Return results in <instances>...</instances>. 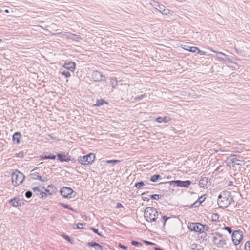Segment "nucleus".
Segmentation results:
<instances>
[{
  "mask_svg": "<svg viewBox=\"0 0 250 250\" xmlns=\"http://www.w3.org/2000/svg\"><path fill=\"white\" fill-rule=\"evenodd\" d=\"M234 202L231 193L228 191L221 192L217 199L218 204L220 208H227Z\"/></svg>",
  "mask_w": 250,
  "mask_h": 250,
  "instance_id": "obj_1",
  "label": "nucleus"
},
{
  "mask_svg": "<svg viewBox=\"0 0 250 250\" xmlns=\"http://www.w3.org/2000/svg\"><path fill=\"white\" fill-rule=\"evenodd\" d=\"M159 213L156 208L154 207H147L144 211V218L148 222H153L156 221L158 218Z\"/></svg>",
  "mask_w": 250,
  "mask_h": 250,
  "instance_id": "obj_2",
  "label": "nucleus"
},
{
  "mask_svg": "<svg viewBox=\"0 0 250 250\" xmlns=\"http://www.w3.org/2000/svg\"><path fill=\"white\" fill-rule=\"evenodd\" d=\"M212 242L218 248H223L226 244L227 238L225 236L218 232L212 234Z\"/></svg>",
  "mask_w": 250,
  "mask_h": 250,
  "instance_id": "obj_3",
  "label": "nucleus"
},
{
  "mask_svg": "<svg viewBox=\"0 0 250 250\" xmlns=\"http://www.w3.org/2000/svg\"><path fill=\"white\" fill-rule=\"evenodd\" d=\"M25 176L24 174L18 170H16L12 175V183L14 186H18L21 184Z\"/></svg>",
  "mask_w": 250,
  "mask_h": 250,
  "instance_id": "obj_4",
  "label": "nucleus"
},
{
  "mask_svg": "<svg viewBox=\"0 0 250 250\" xmlns=\"http://www.w3.org/2000/svg\"><path fill=\"white\" fill-rule=\"evenodd\" d=\"M95 158V155L90 153L85 156L79 157L78 161L82 165L85 166L92 163Z\"/></svg>",
  "mask_w": 250,
  "mask_h": 250,
  "instance_id": "obj_5",
  "label": "nucleus"
},
{
  "mask_svg": "<svg viewBox=\"0 0 250 250\" xmlns=\"http://www.w3.org/2000/svg\"><path fill=\"white\" fill-rule=\"evenodd\" d=\"M60 193L63 197L65 198H73L76 195V192L71 188L65 187L61 189Z\"/></svg>",
  "mask_w": 250,
  "mask_h": 250,
  "instance_id": "obj_6",
  "label": "nucleus"
},
{
  "mask_svg": "<svg viewBox=\"0 0 250 250\" xmlns=\"http://www.w3.org/2000/svg\"><path fill=\"white\" fill-rule=\"evenodd\" d=\"M243 238V232L240 230H235L232 232V240L235 245H238Z\"/></svg>",
  "mask_w": 250,
  "mask_h": 250,
  "instance_id": "obj_7",
  "label": "nucleus"
},
{
  "mask_svg": "<svg viewBox=\"0 0 250 250\" xmlns=\"http://www.w3.org/2000/svg\"><path fill=\"white\" fill-rule=\"evenodd\" d=\"M201 224L200 223H188V228L191 231H194L200 234L202 233Z\"/></svg>",
  "mask_w": 250,
  "mask_h": 250,
  "instance_id": "obj_8",
  "label": "nucleus"
},
{
  "mask_svg": "<svg viewBox=\"0 0 250 250\" xmlns=\"http://www.w3.org/2000/svg\"><path fill=\"white\" fill-rule=\"evenodd\" d=\"M38 168H36L33 169L31 171V173H30L31 178L34 180H38L42 182H46L47 181V177L45 176H44V177L41 176L40 175V174L39 172L36 171V170Z\"/></svg>",
  "mask_w": 250,
  "mask_h": 250,
  "instance_id": "obj_9",
  "label": "nucleus"
},
{
  "mask_svg": "<svg viewBox=\"0 0 250 250\" xmlns=\"http://www.w3.org/2000/svg\"><path fill=\"white\" fill-rule=\"evenodd\" d=\"M92 79L94 80L95 81H105L106 79V77L104 75H102L99 71H94L92 74Z\"/></svg>",
  "mask_w": 250,
  "mask_h": 250,
  "instance_id": "obj_10",
  "label": "nucleus"
},
{
  "mask_svg": "<svg viewBox=\"0 0 250 250\" xmlns=\"http://www.w3.org/2000/svg\"><path fill=\"white\" fill-rule=\"evenodd\" d=\"M157 10L160 12L161 13H162L164 15H166L168 17H170L172 16L173 12L167 8H166V7L161 4V5L159 6V8L157 9Z\"/></svg>",
  "mask_w": 250,
  "mask_h": 250,
  "instance_id": "obj_11",
  "label": "nucleus"
},
{
  "mask_svg": "<svg viewBox=\"0 0 250 250\" xmlns=\"http://www.w3.org/2000/svg\"><path fill=\"white\" fill-rule=\"evenodd\" d=\"M210 184L211 183L210 179L207 177H203L201 179L199 183V185L200 186V188H202L204 189L207 188L208 187H209Z\"/></svg>",
  "mask_w": 250,
  "mask_h": 250,
  "instance_id": "obj_12",
  "label": "nucleus"
},
{
  "mask_svg": "<svg viewBox=\"0 0 250 250\" xmlns=\"http://www.w3.org/2000/svg\"><path fill=\"white\" fill-rule=\"evenodd\" d=\"M171 183H175L178 187H183V188H188V187L191 185V182L189 180L186 181H180V180H176V181H172L170 182Z\"/></svg>",
  "mask_w": 250,
  "mask_h": 250,
  "instance_id": "obj_13",
  "label": "nucleus"
},
{
  "mask_svg": "<svg viewBox=\"0 0 250 250\" xmlns=\"http://www.w3.org/2000/svg\"><path fill=\"white\" fill-rule=\"evenodd\" d=\"M57 157L58 160L61 162H69L71 160V157L68 155V153H58L57 154Z\"/></svg>",
  "mask_w": 250,
  "mask_h": 250,
  "instance_id": "obj_14",
  "label": "nucleus"
},
{
  "mask_svg": "<svg viewBox=\"0 0 250 250\" xmlns=\"http://www.w3.org/2000/svg\"><path fill=\"white\" fill-rule=\"evenodd\" d=\"M63 67L67 70L73 72L76 67V64L74 62H69L64 63Z\"/></svg>",
  "mask_w": 250,
  "mask_h": 250,
  "instance_id": "obj_15",
  "label": "nucleus"
},
{
  "mask_svg": "<svg viewBox=\"0 0 250 250\" xmlns=\"http://www.w3.org/2000/svg\"><path fill=\"white\" fill-rule=\"evenodd\" d=\"M33 190L35 193V194L40 197L41 198H45L47 196V194L46 193L42 191L38 187H35L32 188Z\"/></svg>",
  "mask_w": 250,
  "mask_h": 250,
  "instance_id": "obj_16",
  "label": "nucleus"
},
{
  "mask_svg": "<svg viewBox=\"0 0 250 250\" xmlns=\"http://www.w3.org/2000/svg\"><path fill=\"white\" fill-rule=\"evenodd\" d=\"M21 137V135L20 132H16L13 134L12 140L14 142L16 143L17 144H18L20 142Z\"/></svg>",
  "mask_w": 250,
  "mask_h": 250,
  "instance_id": "obj_17",
  "label": "nucleus"
},
{
  "mask_svg": "<svg viewBox=\"0 0 250 250\" xmlns=\"http://www.w3.org/2000/svg\"><path fill=\"white\" fill-rule=\"evenodd\" d=\"M87 245L89 247H94V249L96 250H104L103 247L100 245V244H98L96 242H88L87 243Z\"/></svg>",
  "mask_w": 250,
  "mask_h": 250,
  "instance_id": "obj_18",
  "label": "nucleus"
},
{
  "mask_svg": "<svg viewBox=\"0 0 250 250\" xmlns=\"http://www.w3.org/2000/svg\"><path fill=\"white\" fill-rule=\"evenodd\" d=\"M190 250H204V248L199 244L193 243L191 245Z\"/></svg>",
  "mask_w": 250,
  "mask_h": 250,
  "instance_id": "obj_19",
  "label": "nucleus"
},
{
  "mask_svg": "<svg viewBox=\"0 0 250 250\" xmlns=\"http://www.w3.org/2000/svg\"><path fill=\"white\" fill-rule=\"evenodd\" d=\"M170 120L169 118L167 117H159L156 119V121L158 123H167Z\"/></svg>",
  "mask_w": 250,
  "mask_h": 250,
  "instance_id": "obj_20",
  "label": "nucleus"
},
{
  "mask_svg": "<svg viewBox=\"0 0 250 250\" xmlns=\"http://www.w3.org/2000/svg\"><path fill=\"white\" fill-rule=\"evenodd\" d=\"M9 202L13 207H17L21 206L19 200H17L16 198L12 199L10 200Z\"/></svg>",
  "mask_w": 250,
  "mask_h": 250,
  "instance_id": "obj_21",
  "label": "nucleus"
},
{
  "mask_svg": "<svg viewBox=\"0 0 250 250\" xmlns=\"http://www.w3.org/2000/svg\"><path fill=\"white\" fill-rule=\"evenodd\" d=\"M110 83L113 88H115L118 84V81L116 78H111L110 79Z\"/></svg>",
  "mask_w": 250,
  "mask_h": 250,
  "instance_id": "obj_22",
  "label": "nucleus"
},
{
  "mask_svg": "<svg viewBox=\"0 0 250 250\" xmlns=\"http://www.w3.org/2000/svg\"><path fill=\"white\" fill-rule=\"evenodd\" d=\"M158 179H162V178L160 175H153L150 178V181L152 182H155Z\"/></svg>",
  "mask_w": 250,
  "mask_h": 250,
  "instance_id": "obj_23",
  "label": "nucleus"
},
{
  "mask_svg": "<svg viewBox=\"0 0 250 250\" xmlns=\"http://www.w3.org/2000/svg\"><path fill=\"white\" fill-rule=\"evenodd\" d=\"M104 103H106L105 101L103 99H99L96 101V104H94L95 106H100L102 105Z\"/></svg>",
  "mask_w": 250,
  "mask_h": 250,
  "instance_id": "obj_24",
  "label": "nucleus"
},
{
  "mask_svg": "<svg viewBox=\"0 0 250 250\" xmlns=\"http://www.w3.org/2000/svg\"><path fill=\"white\" fill-rule=\"evenodd\" d=\"M145 183H146V182L143 181H141L140 182L136 183L135 184L134 187L137 188H140L141 187L145 185Z\"/></svg>",
  "mask_w": 250,
  "mask_h": 250,
  "instance_id": "obj_25",
  "label": "nucleus"
},
{
  "mask_svg": "<svg viewBox=\"0 0 250 250\" xmlns=\"http://www.w3.org/2000/svg\"><path fill=\"white\" fill-rule=\"evenodd\" d=\"M59 205L62 206V207H64L65 208H66V209H68L70 210H71V211H73V209L72 207H71L69 205H66L65 204H64L63 203H59Z\"/></svg>",
  "mask_w": 250,
  "mask_h": 250,
  "instance_id": "obj_26",
  "label": "nucleus"
},
{
  "mask_svg": "<svg viewBox=\"0 0 250 250\" xmlns=\"http://www.w3.org/2000/svg\"><path fill=\"white\" fill-rule=\"evenodd\" d=\"M201 227H202L201 229H202V233L206 234V233L204 231H208L209 229V227L207 225H204L202 224H201Z\"/></svg>",
  "mask_w": 250,
  "mask_h": 250,
  "instance_id": "obj_27",
  "label": "nucleus"
},
{
  "mask_svg": "<svg viewBox=\"0 0 250 250\" xmlns=\"http://www.w3.org/2000/svg\"><path fill=\"white\" fill-rule=\"evenodd\" d=\"M56 159V156L55 155H48V156H44L43 157H41L42 160H45V159H51V160H55Z\"/></svg>",
  "mask_w": 250,
  "mask_h": 250,
  "instance_id": "obj_28",
  "label": "nucleus"
},
{
  "mask_svg": "<svg viewBox=\"0 0 250 250\" xmlns=\"http://www.w3.org/2000/svg\"><path fill=\"white\" fill-rule=\"evenodd\" d=\"M106 162L108 164H111L113 166L116 165L118 163L120 162V160H107Z\"/></svg>",
  "mask_w": 250,
  "mask_h": 250,
  "instance_id": "obj_29",
  "label": "nucleus"
},
{
  "mask_svg": "<svg viewBox=\"0 0 250 250\" xmlns=\"http://www.w3.org/2000/svg\"><path fill=\"white\" fill-rule=\"evenodd\" d=\"M163 197L162 195L161 194H153L150 195V197L154 200H158L159 199H161Z\"/></svg>",
  "mask_w": 250,
  "mask_h": 250,
  "instance_id": "obj_30",
  "label": "nucleus"
},
{
  "mask_svg": "<svg viewBox=\"0 0 250 250\" xmlns=\"http://www.w3.org/2000/svg\"><path fill=\"white\" fill-rule=\"evenodd\" d=\"M60 73L62 75L64 76L66 78H69L71 76L70 73L67 70H64L62 72H60Z\"/></svg>",
  "mask_w": 250,
  "mask_h": 250,
  "instance_id": "obj_31",
  "label": "nucleus"
},
{
  "mask_svg": "<svg viewBox=\"0 0 250 250\" xmlns=\"http://www.w3.org/2000/svg\"><path fill=\"white\" fill-rule=\"evenodd\" d=\"M169 218H170L169 217H167L166 216H161V218L160 220H161V222H163L164 226H165L167 221Z\"/></svg>",
  "mask_w": 250,
  "mask_h": 250,
  "instance_id": "obj_32",
  "label": "nucleus"
},
{
  "mask_svg": "<svg viewBox=\"0 0 250 250\" xmlns=\"http://www.w3.org/2000/svg\"><path fill=\"white\" fill-rule=\"evenodd\" d=\"M209 50L211 52H213L214 53H216L217 54L222 55L224 56H227V55L223 53V52L217 51L216 50H213L212 48H209Z\"/></svg>",
  "mask_w": 250,
  "mask_h": 250,
  "instance_id": "obj_33",
  "label": "nucleus"
},
{
  "mask_svg": "<svg viewBox=\"0 0 250 250\" xmlns=\"http://www.w3.org/2000/svg\"><path fill=\"white\" fill-rule=\"evenodd\" d=\"M198 49V47H189V49H188V51L193 52V53H197V51Z\"/></svg>",
  "mask_w": 250,
  "mask_h": 250,
  "instance_id": "obj_34",
  "label": "nucleus"
},
{
  "mask_svg": "<svg viewBox=\"0 0 250 250\" xmlns=\"http://www.w3.org/2000/svg\"><path fill=\"white\" fill-rule=\"evenodd\" d=\"M219 218V215L217 213H214L211 216V218L213 221H216L218 220Z\"/></svg>",
  "mask_w": 250,
  "mask_h": 250,
  "instance_id": "obj_35",
  "label": "nucleus"
},
{
  "mask_svg": "<svg viewBox=\"0 0 250 250\" xmlns=\"http://www.w3.org/2000/svg\"><path fill=\"white\" fill-rule=\"evenodd\" d=\"M222 229L227 230L229 234H231L233 232L231 228L230 227H225L223 228Z\"/></svg>",
  "mask_w": 250,
  "mask_h": 250,
  "instance_id": "obj_36",
  "label": "nucleus"
},
{
  "mask_svg": "<svg viewBox=\"0 0 250 250\" xmlns=\"http://www.w3.org/2000/svg\"><path fill=\"white\" fill-rule=\"evenodd\" d=\"M152 6L155 8L157 10L159 8V6L161 5V4H159V3L156 1H153L152 3H151Z\"/></svg>",
  "mask_w": 250,
  "mask_h": 250,
  "instance_id": "obj_37",
  "label": "nucleus"
},
{
  "mask_svg": "<svg viewBox=\"0 0 250 250\" xmlns=\"http://www.w3.org/2000/svg\"><path fill=\"white\" fill-rule=\"evenodd\" d=\"M245 250H250V241H248L245 244Z\"/></svg>",
  "mask_w": 250,
  "mask_h": 250,
  "instance_id": "obj_38",
  "label": "nucleus"
},
{
  "mask_svg": "<svg viewBox=\"0 0 250 250\" xmlns=\"http://www.w3.org/2000/svg\"><path fill=\"white\" fill-rule=\"evenodd\" d=\"M131 244L137 247H140L142 246V244L140 242L136 241H132Z\"/></svg>",
  "mask_w": 250,
  "mask_h": 250,
  "instance_id": "obj_39",
  "label": "nucleus"
},
{
  "mask_svg": "<svg viewBox=\"0 0 250 250\" xmlns=\"http://www.w3.org/2000/svg\"><path fill=\"white\" fill-rule=\"evenodd\" d=\"M145 97H146V94H142L140 96H138L135 97L134 98V100L137 101H139V100L143 99Z\"/></svg>",
  "mask_w": 250,
  "mask_h": 250,
  "instance_id": "obj_40",
  "label": "nucleus"
},
{
  "mask_svg": "<svg viewBox=\"0 0 250 250\" xmlns=\"http://www.w3.org/2000/svg\"><path fill=\"white\" fill-rule=\"evenodd\" d=\"M90 229L92 230L94 233H96L97 235L100 236H102L103 235L101 234V233H99L98 230L94 228H91Z\"/></svg>",
  "mask_w": 250,
  "mask_h": 250,
  "instance_id": "obj_41",
  "label": "nucleus"
},
{
  "mask_svg": "<svg viewBox=\"0 0 250 250\" xmlns=\"http://www.w3.org/2000/svg\"><path fill=\"white\" fill-rule=\"evenodd\" d=\"M32 192L30 191H27L25 192V196L27 198H30L32 197Z\"/></svg>",
  "mask_w": 250,
  "mask_h": 250,
  "instance_id": "obj_42",
  "label": "nucleus"
},
{
  "mask_svg": "<svg viewBox=\"0 0 250 250\" xmlns=\"http://www.w3.org/2000/svg\"><path fill=\"white\" fill-rule=\"evenodd\" d=\"M205 199H206L205 195H204L201 196L200 197H199V198L197 200L199 202V203H200L201 204L205 201Z\"/></svg>",
  "mask_w": 250,
  "mask_h": 250,
  "instance_id": "obj_43",
  "label": "nucleus"
},
{
  "mask_svg": "<svg viewBox=\"0 0 250 250\" xmlns=\"http://www.w3.org/2000/svg\"><path fill=\"white\" fill-rule=\"evenodd\" d=\"M231 161L232 163H234L235 165H240V164L239 163H238V162H239V160L237 159L236 158H232L231 159Z\"/></svg>",
  "mask_w": 250,
  "mask_h": 250,
  "instance_id": "obj_44",
  "label": "nucleus"
},
{
  "mask_svg": "<svg viewBox=\"0 0 250 250\" xmlns=\"http://www.w3.org/2000/svg\"><path fill=\"white\" fill-rule=\"evenodd\" d=\"M200 205L201 203H199V202L198 200H197L191 205V207H197L199 206Z\"/></svg>",
  "mask_w": 250,
  "mask_h": 250,
  "instance_id": "obj_45",
  "label": "nucleus"
},
{
  "mask_svg": "<svg viewBox=\"0 0 250 250\" xmlns=\"http://www.w3.org/2000/svg\"><path fill=\"white\" fill-rule=\"evenodd\" d=\"M17 157L20 158H23L24 157V152L22 151H21L19 153L16 154Z\"/></svg>",
  "mask_w": 250,
  "mask_h": 250,
  "instance_id": "obj_46",
  "label": "nucleus"
},
{
  "mask_svg": "<svg viewBox=\"0 0 250 250\" xmlns=\"http://www.w3.org/2000/svg\"><path fill=\"white\" fill-rule=\"evenodd\" d=\"M143 242L145 244H146L147 245H155L154 243H153L151 242H149V241H146V240H144Z\"/></svg>",
  "mask_w": 250,
  "mask_h": 250,
  "instance_id": "obj_47",
  "label": "nucleus"
},
{
  "mask_svg": "<svg viewBox=\"0 0 250 250\" xmlns=\"http://www.w3.org/2000/svg\"><path fill=\"white\" fill-rule=\"evenodd\" d=\"M197 53L201 55H205L206 52L204 51H202V50H200L199 48H198V49L197 51Z\"/></svg>",
  "mask_w": 250,
  "mask_h": 250,
  "instance_id": "obj_48",
  "label": "nucleus"
},
{
  "mask_svg": "<svg viewBox=\"0 0 250 250\" xmlns=\"http://www.w3.org/2000/svg\"><path fill=\"white\" fill-rule=\"evenodd\" d=\"M64 237L66 240H67L68 241H69L72 243L71 241H72V239L71 238H70V237H69L68 236H66V235H64Z\"/></svg>",
  "mask_w": 250,
  "mask_h": 250,
  "instance_id": "obj_49",
  "label": "nucleus"
},
{
  "mask_svg": "<svg viewBox=\"0 0 250 250\" xmlns=\"http://www.w3.org/2000/svg\"><path fill=\"white\" fill-rule=\"evenodd\" d=\"M123 207L122 204L121 203H117L116 204V208H120Z\"/></svg>",
  "mask_w": 250,
  "mask_h": 250,
  "instance_id": "obj_50",
  "label": "nucleus"
},
{
  "mask_svg": "<svg viewBox=\"0 0 250 250\" xmlns=\"http://www.w3.org/2000/svg\"><path fill=\"white\" fill-rule=\"evenodd\" d=\"M84 224H82V223H78L77 225V229H81V228H83V226Z\"/></svg>",
  "mask_w": 250,
  "mask_h": 250,
  "instance_id": "obj_51",
  "label": "nucleus"
},
{
  "mask_svg": "<svg viewBox=\"0 0 250 250\" xmlns=\"http://www.w3.org/2000/svg\"><path fill=\"white\" fill-rule=\"evenodd\" d=\"M217 59L220 61H222V62H225L226 61V60L222 58V57H217Z\"/></svg>",
  "mask_w": 250,
  "mask_h": 250,
  "instance_id": "obj_52",
  "label": "nucleus"
},
{
  "mask_svg": "<svg viewBox=\"0 0 250 250\" xmlns=\"http://www.w3.org/2000/svg\"><path fill=\"white\" fill-rule=\"evenodd\" d=\"M119 246L124 250H126L127 249V247L126 246L122 245L121 244H119Z\"/></svg>",
  "mask_w": 250,
  "mask_h": 250,
  "instance_id": "obj_53",
  "label": "nucleus"
},
{
  "mask_svg": "<svg viewBox=\"0 0 250 250\" xmlns=\"http://www.w3.org/2000/svg\"><path fill=\"white\" fill-rule=\"evenodd\" d=\"M228 185L229 186H232L233 185V181H229Z\"/></svg>",
  "mask_w": 250,
  "mask_h": 250,
  "instance_id": "obj_54",
  "label": "nucleus"
},
{
  "mask_svg": "<svg viewBox=\"0 0 250 250\" xmlns=\"http://www.w3.org/2000/svg\"><path fill=\"white\" fill-rule=\"evenodd\" d=\"M154 250H163L162 249H161L159 247H155Z\"/></svg>",
  "mask_w": 250,
  "mask_h": 250,
  "instance_id": "obj_55",
  "label": "nucleus"
},
{
  "mask_svg": "<svg viewBox=\"0 0 250 250\" xmlns=\"http://www.w3.org/2000/svg\"><path fill=\"white\" fill-rule=\"evenodd\" d=\"M4 12H5V13H8L9 12V10H7V9L5 10L4 11Z\"/></svg>",
  "mask_w": 250,
  "mask_h": 250,
  "instance_id": "obj_56",
  "label": "nucleus"
},
{
  "mask_svg": "<svg viewBox=\"0 0 250 250\" xmlns=\"http://www.w3.org/2000/svg\"><path fill=\"white\" fill-rule=\"evenodd\" d=\"M189 47L190 46H188V48L187 49H186L187 50H188V49H189Z\"/></svg>",
  "mask_w": 250,
  "mask_h": 250,
  "instance_id": "obj_57",
  "label": "nucleus"
},
{
  "mask_svg": "<svg viewBox=\"0 0 250 250\" xmlns=\"http://www.w3.org/2000/svg\"><path fill=\"white\" fill-rule=\"evenodd\" d=\"M2 42V40L0 39V43Z\"/></svg>",
  "mask_w": 250,
  "mask_h": 250,
  "instance_id": "obj_58",
  "label": "nucleus"
},
{
  "mask_svg": "<svg viewBox=\"0 0 250 250\" xmlns=\"http://www.w3.org/2000/svg\"><path fill=\"white\" fill-rule=\"evenodd\" d=\"M46 191L49 192V191L48 190L46 189Z\"/></svg>",
  "mask_w": 250,
  "mask_h": 250,
  "instance_id": "obj_59",
  "label": "nucleus"
},
{
  "mask_svg": "<svg viewBox=\"0 0 250 250\" xmlns=\"http://www.w3.org/2000/svg\"><path fill=\"white\" fill-rule=\"evenodd\" d=\"M145 194V192L143 193L142 194V195H144V194Z\"/></svg>",
  "mask_w": 250,
  "mask_h": 250,
  "instance_id": "obj_60",
  "label": "nucleus"
},
{
  "mask_svg": "<svg viewBox=\"0 0 250 250\" xmlns=\"http://www.w3.org/2000/svg\"><path fill=\"white\" fill-rule=\"evenodd\" d=\"M236 250H238V249H236Z\"/></svg>",
  "mask_w": 250,
  "mask_h": 250,
  "instance_id": "obj_61",
  "label": "nucleus"
}]
</instances>
